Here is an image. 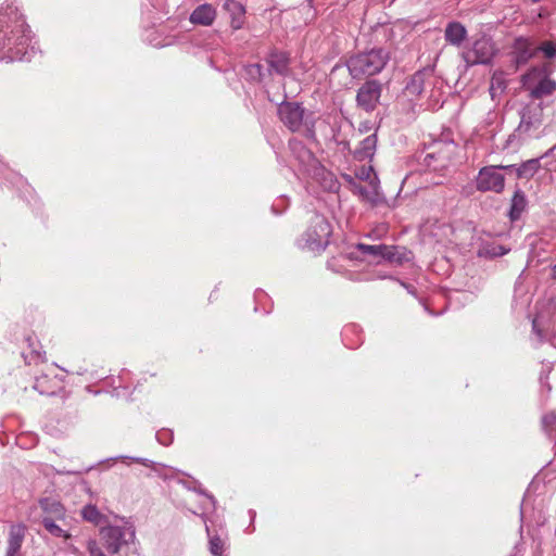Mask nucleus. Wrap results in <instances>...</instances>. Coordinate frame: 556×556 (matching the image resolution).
I'll use <instances>...</instances> for the list:
<instances>
[{
	"label": "nucleus",
	"instance_id": "nucleus-1",
	"mask_svg": "<svg viewBox=\"0 0 556 556\" xmlns=\"http://www.w3.org/2000/svg\"><path fill=\"white\" fill-rule=\"evenodd\" d=\"M390 52L383 48L351 55L346 61L350 75L353 78L362 79L379 74L390 61Z\"/></svg>",
	"mask_w": 556,
	"mask_h": 556
},
{
	"label": "nucleus",
	"instance_id": "nucleus-2",
	"mask_svg": "<svg viewBox=\"0 0 556 556\" xmlns=\"http://www.w3.org/2000/svg\"><path fill=\"white\" fill-rule=\"evenodd\" d=\"M331 235V226L329 222L321 215H314L311 225L304 233L303 249L313 253H320L329 243Z\"/></svg>",
	"mask_w": 556,
	"mask_h": 556
},
{
	"label": "nucleus",
	"instance_id": "nucleus-3",
	"mask_svg": "<svg viewBox=\"0 0 556 556\" xmlns=\"http://www.w3.org/2000/svg\"><path fill=\"white\" fill-rule=\"evenodd\" d=\"M510 166H484L482 167L476 178V188L479 191L488 192L492 191L501 193L505 187V177L501 173L503 168H509Z\"/></svg>",
	"mask_w": 556,
	"mask_h": 556
},
{
	"label": "nucleus",
	"instance_id": "nucleus-4",
	"mask_svg": "<svg viewBox=\"0 0 556 556\" xmlns=\"http://www.w3.org/2000/svg\"><path fill=\"white\" fill-rule=\"evenodd\" d=\"M495 46L491 38L481 36L472 43L471 49L466 51L463 56L467 64H488L495 55Z\"/></svg>",
	"mask_w": 556,
	"mask_h": 556
},
{
	"label": "nucleus",
	"instance_id": "nucleus-5",
	"mask_svg": "<svg viewBox=\"0 0 556 556\" xmlns=\"http://www.w3.org/2000/svg\"><path fill=\"white\" fill-rule=\"evenodd\" d=\"M381 92L382 85L378 80H367L357 91L356 101L358 106L367 112L374 111L379 103Z\"/></svg>",
	"mask_w": 556,
	"mask_h": 556
},
{
	"label": "nucleus",
	"instance_id": "nucleus-6",
	"mask_svg": "<svg viewBox=\"0 0 556 556\" xmlns=\"http://www.w3.org/2000/svg\"><path fill=\"white\" fill-rule=\"evenodd\" d=\"M280 121L291 130H300L303 124L304 109L299 103L282 102L278 108Z\"/></svg>",
	"mask_w": 556,
	"mask_h": 556
},
{
	"label": "nucleus",
	"instance_id": "nucleus-7",
	"mask_svg": "<svg viewBox=\"0 0 556 556\" xmlns=\"http://www.w3.org/2000/svg\"><path fill=\"white\" fill-rule=\"evenodd\" d=\"M357 249L364 253L372 256L374 258H384L388 261H395L397 255V248L386 244H364L358 243Z\"/></svg>",
	"mask_w": 556,
	"mask_h": 556
},
{
	"label": "nucleus",
	"instance_id": "nucleus-8",
	"mask_svg": "<svg viewBox=\"0 0 556 556\" xmlns=\"http://www.w3.org/2000/svg\"><path fill=\"white\" fill-rule=\"evenodd\" d=\"M216 16V9L210 3H204L192 11L190 22L194 25L211 26Z\"/></svg>",
	"mask_w": 556,
	"mask_h": 556
},
{
	"label": "nucleus",
	"instance_id": "nucleus-9",
	"mask_svg": "<svg viewBox=\"0 0 556 556\" xmlns=\"http://www.w3.org/2000/svg\"><path fill=\"white\" fill-rule=\"evenodd\" d=\"M451 146L446 147V152L439 150L437 152L428 153L425 157L426 165L433 169L440 170L448 166L451 162ZM455 150V147H452Z\"/></svg>",
	"mask_w": 556,
	"mask_h": 556
},
{
	"label": "nucleus",
	"instance_id": "nucleus-10",
	"mask_svg": "<svg viewBox=\"0 0 556 556\" xmlns=\"http://www.w3.org/2000/svg\"><path fill=\"white\" fill-rule=\"evenodd\" d=\"M224 9L231 16V27L235 30L240 29L244 24V7L237 0H226L224 3Z\"/></svg>",
	"mask_w": 556,
	"mask_h": 556
},
{
	"label": "nucleus",
	"instance_id": "nucleus-11",
	"mask_svg": "<svg viewBox=\"0 0 556 556\" xmlns=\"http://www.w3.org/2000/svg\"><path fill=\"white\" fill-rule=\"evenodd\" d=\"M25 536V528L22 525H13L10 528L7 556H15L20 551Z\"/></svg>",
	"mask_w": 556,
	"mask_h": 556
},
{
	"label": "nucleus",
	"instance_id": "nucleus-12",
	"mask_svg": "<svg viewBox=\"0 0 556 556\" xmlns=\"http://www.w3.org/2000/svg\"><path fill=\"white\" fill-rule=\"evenodd\" d=\"M444 37L448 43L458 47L466 39L467 30L463 24L452 22L446 25Z\"/></svg>",
	"mask_w": 556,
	"mask_h": 556
},
{
	"label": "nucleus",
	"instance_id": "nucleus-13",
	"mask_svg": "<svg viewBox=\"0 0 556 556\" xmlns=\"http://www.w3.org/2000/svg\"><path fill=\"white\" fill-rule=\"evenodd\" d=\"M377 146V137L376 135H370L366 137L363 141H361L358 148L355 150V157L359 161H364L366 159L371 160Z\"/></svg>",
	"mask_w": 556,
	"mask_h": 556
},
{
	"label": "nucleus",
	"instance_id": "nucleus-14",
	"mask_svg": "<svg viewBox=\"0 0 556 556\" xmlns=\"http://www.w3.org/2000/svg\"><path fill=\"white\" fill-rule=\"evenodd\" d=\"M268 65L271 70L280 75H285L289 66V56L285 52L273 51L267 59Z\"/></svg>",
	"mask_w": 556,
	"mask_h": 556
},
{
	"label": "nucleus",
	"instance_id": "nucleus-15",
	"mask_svg": "<svg viewBox=\"0 0 556 556\" xmlns=\"http://www.w3.org/2000/svg\"><path fill=\"white\" fill-rule=\"evenodd\" d=\"M426 74L422 71L416 72L410 76L405 87V93L409 97H418L425 88Z\"/></svg>",
	"mask_w": 556,
	"mask_h": 556
},
{
	"label": "nucleus",
	"instance_id": "nucleus-16",
	"mask_svg": "<svg viewBox=\"0 0 556 556\" xmlns=\"http://www.w3.org/2000/svg\"><path fill=\"white\" fill-rule=\"evenodd\" d=\"M515 50L517 65L527 63L534 55L530 41L525 38H518L516 40Z\"/></svg>",
	"mask_w": 556,
	"mask_h": 556
},
{
	"label": "nucleus",
	"instance_id": "nucleus-17",
	"mask_svg": "<svg viewBox=\"0 0 556 556\" xmlns=\"http://www.w3.org/2000/svg\"><path fill=\"white\" fill-rule=\"evenodd\" d=\"M527 207V199L521 190H516L510 203L509 218L515 222L520 218L522 212Z\"/></svg>",
	"mask_w": 556,
	"mask_h": 556
},
{
	"label": "nucleus",
	"instance_id": "nucleus-18",
	"mask_svg": "<svg viewBox=\"0 0 556 556\" xmlns=\"http://www.w3.org/2000/svg\"><path fill=\"white\" fill-rule=\"evenodd\" d=\"M40 506L46 514L45 516H50L54 520H62L65 516L64 507L56 501L45 498L40 501Z\"/></svg>",
	"mask_w": 556,
	"mask_h": 556
},
{
	"label": "nucleus",
	"instance_id": "nucleus-19",
	"mask_svg": "<svg viewBox=\"0 0 556 556\" xmlns=\"http://www.w3.org/2000/svg\"><path fill=\"white\" fill-rule=\"evenodd\" d=\"M355 176L364 181H367L369 186L376 190L379 185V179L371 165H362L355 169Z\"/></svg>",
	"mask_w": 556,
	"mask_h": 556
},
{
	"label": "nucleus",
	"instance_id": "nucleus-20",
	"mask_svg": "<svg viewBox=\"0 0 556 556\" xmlns=\"http://www.w3.org/2000/svg\"><path fill=\"white\" fill-rule=\"evenodd\" d=\"M556 90V83L547 77L541 79L535 88L532 89L531 96L534 99L552 94Z\"/></svg>",
	"mask_w": 556,
	"mask_h": 556
},
{
	"label": "nucleus",
	"instance_id": "nucleus-21",
	"mask_svg": "<svg viewBox=\"0 0 556 556\" xmlns=\"http://www.w3.org/2000/svg\"><path fill=\"white\" fill-rule=\"evenodd\" d=\"M540 163L536 159L528 160L517 168L518 178H531L539 170Z\"/></svg>",
	"mask_w": 556,
	"mask_h": 556
},
{
	"label": "nucleus",
	"instance_id": "nucleus-22",
	"mask_svg": "<svg viewBox=\"0 0 556 556\" xmlns=\"http://www.w3.org/2000/svg\"><path fill=\"white\" fill-rule=\"evenodd\" d=\"M105 547L108 552L117 554L121 549V533L116 529H109L106 532Z\"/></svg>",
	"mask_w": 556,
	"mask_h": 556
},
{
	"label": "nucleus",
	"instance_id": "nucleus-23",
	"mask_svg": "<svg viewBox=\"0 0 556 556\" xmlns=\"http://www.w3.org/2000/svg\"><path fill=\"white\" fill-rule=\"evenodd\" d=\"M55 521L56 520H54L50 516H43L42 518V525L51 535L56 538L68 539L70 534L65 530H63L59 525H56Z\"/></svg>",
	"mask_w": 556,
	"mask_h": 556
},
{
	"label": "nucleus",
	"instance_id": "nucleus-24",
	"mask_svg": "<svg viewBox=\"0 0 556 556\" xmlns=\"http://www.w3.org/2000/svg\"><path fill=\"white\" fill-rule=\"evenodd\" d=\"M507 86V81L505 79V75L503 72H495L491 79L490 91L492 97L495 96L497 91L502 92L505 90Z\"/></svg>",
	"mask_w": 556,
	"mask_h": 556
},
{
	"label": "nucleus",
	"instance_id": "nucleus-25",
	"mask_svg": "<svg viewBox=\"0 0 556 556\" xmlns=\"http://www.w3.org/2000/svg\"><path fill=\"white\" fill-rule=\"evenodd\" d=\"M81 516L85 520L90 521L94 525H99L102 519L101 513L93 505L85 506L81 510Z\"/></svg>",
	"mask_w": 556,
	"mask_h": 556
},
{
	"label": "nucleus",
	"instance_id": "nucleus-26",
	"mask_svg": "<svg viewBox=\"0 0 556 556\" xmlns=\"http://www.w3.org/2000/svg\"><path fill=\"white\" fill-rule=\"evenodd\" d=\"M538 50L543 52L544 56L547 59H552L556 55V46L552 41H543Z\"/></svg>",
	"mask_w": 556,
	"mask_h": 556
},
{
	"label": "nucleus",
	"instance_id": "nucleus-27",
	"mask_svg": "<svg viewBox=\"0 0 556 556\" xmlns=\"http://www.w3.org/2000/svg\"><path fill=\"white\" fill-rule=\"evenodd\" d=\"M210 551L214 555H222L224 552V543L219 536H213L210 540Z\"/></svg>",
	"mask_w": 556,
	"mask_h": 556
},
{
	"label": "nucleus",
	"instance_id": "nucleus-28",
	"mask_svg": "<svg viewBox=\"0 0 556 556\" xmlns=\"http://www.w3.org/2000/svg\"><path fill=\"white\" fill-rule=\"evenodd\" d=\"M544 157L547 160L548 169L556 172V144L545 153Z\"/></svg>",
	"mask_w": 556,
	"mask_h": 556
},
{
	"label": "nucleus",
	"instance_id": "nucleus-29",
	"mask_svg": "<svg viewBox=\"0 0 556 556\" xmlns=\"http://www.w3.org/2000/svg\"><path fill=\"white\" fill-rule=\"evenodd\" d=\"M542 422L545 428L554 429L556 427V414L548 413V414L544 415Z\"/></svg>",
	"mask_w": 556,
	"mask_h": 556
},
{
	"label": "nucleus",
	"instance_id": "nucleus-30",
	"mask_svg": "<svg viewBox=\"0 0 556 556\" xmlns=\"http://www.w3.org/2000/svg\"><path fill=\"white\" fill-rule=\"evenodd\" d=\"M87 548L90 556H105L104 553L98 546L97 542L93 540L88 542Z\"/></svg>",
	"mask_w": 556,
	"mask_h": 556
},
{
	"label": "nucleus",
	"instance_id": "nucleus-31",
	"mask_svg": "<svg viewBox=\"0 0 556 556\" xmlns=\"http://www.w3.org/2000/svg\"><path fill=\"white\" fill-rule=\"evenodd\" d=\"M249 74L253 77L261 78L262 76V65L261 64H252L249 66Z\"/></svg>",
	"mask_w": 556,
	"mask_h": 556
},
{
	"label": "nucleus",
	"instance_id": "nucleus-32",
	"mask_svg": "<svg viewBox=\"0 0 556 556\" xmlns=\"http://www.w3.org/2000/svg\"><path fill=\"white\" fill-rule=\"evenodd\" d=\"M539 73H540V72H539V70L533 68V70H532V71H530L529 73L525 74V75L522 76V83H523V85L528 87V85H529L530 80H532V78H533L534 76H536V74H539Z\"/></svg>",
	"mask_w": 556,
	"mask_h": 556
},
{
	"label": "nucleus",
	"instance_id": "nucleus-33",
	"mask_svg": "<svg viewBox=\"0 0 556 556\" xmlns=\"http://www.w3.org/2000/svg\"><path fill=\"white\" fill-rule=\"evenodd\" d=\"M554 274H555V276H556V266L554 267Z\"/></svg>",
	"mask_w": 556,
	"mask_h": 556
}]
</instances>
